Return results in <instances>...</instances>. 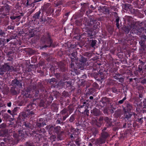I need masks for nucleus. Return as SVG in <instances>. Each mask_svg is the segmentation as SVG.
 Instances as JSON below:
<instances>
[{
	"label": "nucleus",
	"mask_w": 146,
	"mask_h": 146,
	"mask_svg": "<svg viewBox=\"0 0 146 146\" xmlns=\"http://www.w3.org/2000/svg\"><path fill=\"white\" fill-rule=\"evenodd\" d=\"M84 66L81 63H79L77 65V68L78 69H80V70H83Z\"/></svg>",
	"instance_id": "nucleus-40"
},
{
	"label": "nucleus",
	"mask_w": 146,
	"mask_h": 146,
	"mask_svg": "<svg viewBox=\"0 0 146 146\" xmlns=\"http://www.w3.org/2000/svg\"><path fill=\"white\" fill-rule=\"evenodd\" d=\"M26 92H27V94L29 95H30L31 94V92H32V90L31 88L30 87H28L26 90Z\"/></svg>",
	"instance_id": "nucleus-34"
},
{
	"label": "nucleus",
	"mask_w": 146,
	"mask_h": 146,
	"mask_svg": "<svg viewBox=\"0 0 146 146\" xmlns=\"http://www.w3.org/2000/svg\"><path fill=\"white\" fill-rule=\"evenodd\" d=\"M111 119H110L108 117H105L104 118V121L106 122L107 121H109Z\"/></svg>",
	"instance_id": "nucleus-63"
},
{
	"label": "nucleus",
	"mask_w": 146,
	"mask_h": 146,
	"mask_svg": "<svg viewBox=\"0 0 146 146\" xmlns=\"http://www.w3.org/2000/svg\"><path fill=\"white\" fill-rule=\"evenodd\" d=\"M41 40L44 43L46 44L42 46V48L51 47H54L55 46L53 40L51 38L50 35L48 32H47L42 37Z\"/></svg>",
	"instance_id": "nucleus-1"
},
{
	"label": "nucleus",
	"mask_w": 146,
	"mask_h": 146,
	"mask_svg": "<svg viewBox=\"0 0 146 146\" xmlns=\"http://www.w3.org/2000/svg\"><path fill=\"white\" fill-rule=\"evenodd\" d=\"M141 40L144 41L145 42L146 41V36L145 35H143L141 37Z\"/></svg>",
	"instance_id": "nucleus-60"
},
{
	"label": "nucleus",
	"mask_w": 146,
	"mask_h": 146,
	"mask_svg": "<svg viewBox=\"0 0 146 146\" xmlns=\"http://www.w3.org/2000/svg\"><path fill=\"white\" fill-rule=\"evenodd\" d=\"M56 138V136L54 135H52L50 138V139L53 141H55V139Z\"/></svg>",
	"instance_id": "nucleus-56"
},
{
	"label": "nucleus",
	"mask_w": 146,
	"mask_h": 146,
	"mask_svg": "<svg viewBox=\"0 0 146 146\" xmlns=\"http://www.w3.org/2000/svg\"><path fill=\"white\" fill-rule=\"evenodd\" d=\"M139 73L140 74H142L143 73L142 68L141 67L140 65L138 66L137 69L136 70V71L134 74H139Z\"/></svg>",
	"instance_id": "nucleus-22"
},
{
	"label": "nucleus",
	"mask_w": 146,
	"mask_h": 146,
	"mask_svg": "<svg viewBox=\"0 0 146 146\" xmlns=\"http://www.w3.org/2000/svg\"><path fill=\"white\" fill-rule=\"evenodd\" d=\"M62 96L66 97L68 96V92H66L65 91H64L62 93Z\"/></svg>",
	"instance_id": "nucleus-54"
},
{
	"label": "nucleus",
	"mask_w": 146,
	"mask_h": 146,
	"mask_svg": "<svg viewBox=\"0 0 146 146\" xmlns=\"http://www.w3.org/2000/svg\"><path fill=\"white\" fill-rule=\"evenodd\" d=\"M7 127L6 124L5 123H2L0 126V128L3 129Z\"/></svg>",
	"instance_id": "nucleus-48"
},
{
	"label": "nucleus",
	"mask_w": 146,
	"mask_h": 146,
	"mask_svg": "<svg viewBox=\"0 0 146 146\" xmlns=\"http://www.w3.org/2000/svg\"><path fill=\"white\" fill-rule=\"evenodd\" d=\"M67 111L68 110L64 108L60 111V114L62 115H64L65 114L68 113Z\"/></svg>",
	"instance_id": "nucleus-32"
},
{
	"label": "nucleus",
	"mask_w": 146,
	"mask_h": 146,
	"mask_svg": "<svg viewBox=\"0 0 146 146\" xmlns=\"http://www.w3.org/2000/svg\"><path fill=\"white\" fill-rule=\"evenodd\" d=\"M122 113L121 111V110L118 109L115 111V114L117 117L120 116Z\"/></svg>",
	"instance_id": "nucleus-33"
},
{
	"label": "nucleus",
	"mask_w": 146,
	"mask_h": 146,
	"mask_svg": "<svg viewBox=\"0 0 146 146\" xmlns=\"http://www.w3.org/2000/svg\"><path fill=\"white\" fill-rule=\"evenodd\" d=\"M99 23L97 22L94 20H90V21H87L84 23L85 28L90 31L96 30L98 28V25Z\"/></svg>",
	"instance_id": "nucleus-2"
},
{
	"label": "nucleus",
	"mask_w": 146,
	"mask_h": 146,
	"mask_svg": "<svg viewBox=\"0 0 146 146\" xmlns=\"http://www.w3.org/2000/svg\"><path fill=\"white\" fill-rule=\"evenodd\" d=\"M112 92L115 93H117L118 91L116 88H113L111 89Z\"/></svg>",
	"instance_id": "nucleus-55"
},
{
	"label": "nucleus",
	"mask_w": 146,
	"mask_h": 146,
	"mask_svg": "<svg viewBox=\"0 0 146 146\" xmlns=\"http://www.w3.org/2000/svg\"><path fill=\"white\" fill-rule=\"evenodd\" d=\"M131 27H126L124 28V31L125 33L128 34L131 30V29L133 27V29L132 30V32H134V29L137 28V26L135 25L134 23L131 24Z\"/></svg>",
	"instance_id": "nucleus-8"
},
{
	"label": "nucleus",
	"mask_w": 146,
	"mask_h": 146,
	"mask_svg": "<svg viewBox=\"0 0 146 146\" xmlns=\"http://www.w3.org/2000/svg\"><path fill=\"white\" fill-rule=\"evenodd\" d=\"M121 76V75L119 73L116 74L115 76H113V78L116 79L118 80L119 78V77Z\"/></svg>",
	"instance_id": "nucleus-46"
},
{
	"label": "nucleus",
	"mask_w": 146,
	"mask_h": 146,
	"mask_svg": "<svg viewBox=\"0 0 146 146\" xmlns=\"http://www.w3.org/2000/svg\"><path fill=\"white\" fill-rule=\"evenodd\" d=\"M87 108H86L84 110V112H82L83 113H84V114H86L87 116H88L89 114V110H88Z\"/></svg>",
	"instance_id": "nucleus-45"
},
{
	"label": "nucleus",
	"mask_w": 146,
	"mask_h": 146,
	"mask_svg": "<svg viewBox=\"0 0 146 146\" xmlns=\"http://www.w3.org/2000/svg\"><path fill=\"white\" fill-rule=\"evenodd\" d=\"M39 106L40 107L44 106V102L43 100H41L40 102Z\"/></svg>",
	"instance_id": "nucleus-51"
},
{
	"label": "nucleus",
	"mask_w": 146,
	"mask_h": 146,
	"mask_svg": "<svg viewBox=\"0 0 146 146\" xmlns=\"http://www.w3.org/2000/svg\"><path fill=\"white\" fill-rule=\"evenodd\" d=\"M41 13L40 11H39L35 13L32 18V21H37V19H38L39 18L40 15Z\"/></svg>",
	"instance_id": "nucleus-11"
},
{
	"label": "nucleus",
	"mask_w": 146,
	"mask_h": 146,
	"mask_svg": "<svg viewBox=\"0 0 146 146\" xmlns=\"http://www.w3.org/2000/svg\"><path fill=\"white\" fill-rule=\"evenodd\" d=\"M87 103H86V102H83L82 105H80L79 106V108H82L84 107L85 109H86V108H88V106H87Z\"/></svg>",
	"instance_id": "nucleus-30"
},
{
	"label": "nucleus",
	"mask_w": 146,
	"mask_h": 146,
	"mask_svg": "<svg viewBox=\"0 0 146 146\" xmlns=\"http://www.w3.org/2000/svg\"><path fill=\"white\" fill-rule=\"evenodd\" d=\"M75 119L74 115H72L70 117L69 119V121L70 122H72Z\"/></svg>",
	"instance_id": "nucleus-43"
},
{
	"label": "nucleus",
	"mask_w": 146,
	"mask_h": 146,
	"mask_svg": "<svg viewBox=\"0 0 146 146\" xmlns=\"http://www.w3.org/2000/svg\"><path fill=\"white\" fill-rule=\"evenodd\" d=\"M110 136V134L108 132H102L100 137L96 141L98 144H101L105 142L107 138Z\"/></svg>",
	"instance_id": "nucleus-3"
},
{
	"label": "nucleus",
	"mask_w": 146,
	"mask_h": 146,
	"mask_svg": "<svg viewBox=\"0 0 146 146\" xmlns=\"http://www.w3.org/2000/svg\"><path fill=\"white\" fill-rule=\"evenodd\" d=\"M13 136L16 139H17L18 140H19L18 133H17L15 132H14L13 133Z\"/></svg>",
	"instance_id": "nucleus-44"
},
{
	"label": "nucleus",
	"mask_w": 146,
	"mask_h": 146,
	"mask_svg": "<svg viewBox=\"0 0 146 146\" xmlns=\"http://www.w3.org/2000/svg\"><path fill=\"white\" fill-rule=\"evenodd\" d=\"M93 135L95 136L98 133V131L95 128L93 129H92Z\"/></svg>",
	"instance_id": "nucleus-41"
},
{
	"label": "nucleus",
	"mask_w": 146,
	"mask_h": 146,
	"mask_svg": "<svg viewBox=\"0 0 146 146\" xmlns=\"http://www.w3.org/2000/svg\"><path fill=\"white\" fill-rule=\"evenodd\" d=\"M80 141L81 140H80L78 138L76 139L75 140V143L78 146L81 144V143H80Z\"/></svg>",
	"instance_id": "nucleus-47"
},
{
	"label": "nucleus",
	"mask_w": 146,
	"mask_h": 146,
	"mask_svg": "<svg viewBox=\"0 0 146 146\" xmlns=\"http://www.w3.org/2000/svg\"><path fill=\"white\" fill-rule=\"evenodd\" d=\"M119 82H120L122 83L124 81V78L123 77H119L118 79Z\"/></svg>",
	"instance_id": "nucleus-53"
},
{
	"label": "nucleus",
	"mask_w": 146,
	"mask_h": 146,
	"mask_svg": "<svg viewBox=\"0 0 146 146\" xmlns=\"http://www.w3.org/2000/svg\"><path fill=\"white\" fill-rule=\"evenodd\" d=\"M64 85H66L67 87H71V83L70 81H66L63 83Z\"/></svg>",
	"instance_id": "nucleus-31"
},
{
	"label": "nucleus",
	"mask_w": 146,
	"mask_h": 146,
	"mask_svg": "<svg viewBox=\"0 0 146 146\" xmlns=\"http://www.w3.org/2000/svg\"><path fill=\"white\" fill-rule=\"evenodd\" d=\"M122 7L124 10L128 11L131 9L132 7L131 5L128 4H125L123 5Z\"/></svg>",
	"instance_id": "nucleus-20"
},
{
	"label": "nucleus",
	"mask_w": 146,
	"mask_h": 146,
	"mask_svg": "<svg viewBox=\"0 0 146 146\" xmlns=\"http://www.w3.org/2000/svg\"><path fill=\"white\" fill-rule=\"evenodd\" d=\"M18 134L19 140L23 139L25 134L23 133V131H19L18 132Z\"/></svg>",
	"instance_id": "nucleus-24"
},
{
	"label": "nucleus",
	"mask_w": 146,
	"mask_h": 146,
	"mask_svg": "<svg viewBox=\"0 0 146 146\" xmlns=\"http://www.w3.org/2000/svg\"><path fill=\"white\" fill-rule=\"evenodd\" d=\"M6 33L1 29H0V36L1 37H4L5 36Z\"/></svg>",
	"instance_id": "nucleus-36"
},
{
	"label": "nucleus",
	"mask_w": 146,
	"mask_h": 146,
	"mask_svg": "<svg viewBox=\"0 0 146 146\" xmlns=\"http://www.w3.org/2000/svg\"><path fill=\"white\" fill-rule=\"evenodd\" d=\"M9 63H5L0 68V74L3 75L4 74V72H12L13 70V67L9 65Z\"/></svg>",
	"instance_id": "nucleus-4"
},
{
	"label": "nucleus",
	"mask_w": 146,
	"mask_h": 146,
	"mask_svg": "<svg viewBox=\"0 0 146 146\" xmlns=\"http://www.w3.org/2000/svg\"><path fill=\"white\" fill-rule=\"evenodd\" d=\"M55 76L58 79L60 80V82H62V80L61 79L62 78V76L60 74V73H56L55 75Z\"/></svg>",
	"instance_id": "nucleus-29"
},
{
	"label": "nucleus",
	"mask_w": 146,
	"mask_h": 146,
	"mask_svg": "<svg viewBox=\"0 0 146 146\" xmlns=\"http://www.w3.org/2000/svg\"><path fill=\"white\" fill-rule=\"evenodd\" d=\"M91 112L92 115L94 116H99L100 114V110L96 108H95L91 110Z\"/></svg>",
	"instance_id": "nucleus-12"
},
{
	"label": "nucleus",
	"mask_w": 146,
	"mask_h": 146,
	"mask_svg": "<svg viewBox=\"0 0 146 146\" xmlns=\"http://www.w3.org/2000/svg\"><path fill=\"white\" fill-rule=\"evenodd\" d=\"M97 41L95 40H92L91 41L90 45L92 47H94Z\"/></svg>",
	"instance_id": "nucleus-35"
},
{
	"label": "nucleus",
	"mask_w": 146,
	"mask_h": 146,
	"mask_svg": "<svg viewBox=\"0 0 146 146\" xmlns=\"http://www.w3.org/2000/svg\"><path fill=\"white\" fill-rule=\"evenodd\" d=\"M56 123L57 124H61L63 125V122H61L60 120L58 119L56 121Z\"/></svg>",
	"instance_id": "nucleus-59"
},
{
	"label": "nucleus",
	"mask_w": 146,
	"mask_h": 146,
	"mask_svg": "<svg viewBox=\"0 0 146 146\" xmlns=\"http://www.w3.org/2000/svg\"><path fill=\"white\" fill-rule=\"evenodd\" d=\"M27 115V117H34L35 116V113L33 111H26Z\"/></svg>",
	"instance_id": "nucleus-23"
},
{
	"label": "nucleus",
	"mask_w": 146,
	"mask_h": 146,
	"mask_svg": "<svg viewBox=\"0 0 146 146\" xmlns=\"http://www.w3.org/2000/svg\"><path fill=\"white\" fill-rule=\"evenodd\" d=\"M56 16L59 15L60 14V11L59 10H56Z\"/></svg>",
	"instance_id": "nucleus-64"
},
{
	"label": "nucleus",
	"mask_w": 146,
	"mask_h": 146,
	"mask_svg": "<svg viewBox=\"0 0 146 146\" xmlns=\"http://www.w3.org/2000/svg\"><path fill=\"white\" fill-rule=\"evenodd\" d=\"M33 3H32V2H31L30 0H27L26 4L25 5L26 7H31L32 6H33Z\"/></svg>",
	"instance_id": "nucleus-28"
},
{
	"label": "nucleus",
	"mask_w": 146,
	"mask_h": 146,
	"mask_svg": "<svg viewBox=\"0 0 146 146\" xmlns=\"http://www.w3.org/2000/svg\"><path fill=\"white\" fill-rule=\"evenodd\" d=\"M14 26H13L12 25H9L7 27V29H12L13 30L14 29Z\"/></svg>",
	"instance_id": "nucleus-61"
},
{
	"label": "nucleus",
	"mask_w": 146,
	"mask_h": 146,
	"mask_svg": "<svg viewBox=\"0 0 146 146\" xmlns=\"http://www.w3.org/2000/svg\"><path fill=\"white\" fill-rule=\"evenodd\" d=\"M92 85L94 87L96 88H98L99 87L98 85L96 82L92 84Z\"/></svg>",
	"instance_id": "nucleus-58"
},
{
	"label": "nucleus",
	"mask_w": 146,
	"mask_h": 146,
	"mask_svg": "<svg viewBox=\"0 0 146 146\" xmlns=\"http://www.w3.org/2000/svg\"><path fill=\"white\" fill-rule=\"evenodd\" d=\"M87 7V6L86 4L84 3L82 7V9H83V11H85L86 10V9Z\"/></svg>",
	"instance_id": "nucleus-49"
},
{
	"label": "nucleus",
	"mask_w": 146,
	"mask_h": 146,
	"mask_svg": "<svg viewBox=\"0 0 146 146\" xmlns=\"http://www.w3.org/2000/svg\"><path fill=\"white\" fill-rule=\"evenodd\" d=\"M106 125L108 127H111L113 125L111 119L106 122Z\"/></svg>",
	"instance_id": "nucleus-37"
},
{
	"label": "nucleus",
	"mask_w": 146,
	"mask_h": 146,
	"mask_svg": "<svg viewBox=\"0 0 146 146\" xmlns=\"http://www.w3.org/2000/svg\"><path fill=\"white\" fill-rule=\"evenodd\" d=\"M33 108V107L32 104H30L26 107V110L27 111H29Z\"/></svg>",
	"instance_id": "nucleus-26"
},
{
	"label": "nucleus",
	"mask_w": 146,
	"mask_h": 146,
	"mask_svg": "<svg viewBox=\"0 0 146 146\" xmlns=\"http://www.w3.org/2000/svg\"><path fill=\"white\" fill-rule=\"evenodd\" d=\"M26 117H27L26 112H23L20 114L19 117L20 120H24Z\"/></svg>",
	"instance_id": "nucleus-18"
},
{
	"label": "nucleus",
	"mask_w": 146,
	"mask_h": 146,
	"mask_svg": "<svg viewBox=\"0 0 146 146\" xmlns=\"http://www.w3.org/2000/svg\"><path fill=\"white\" fill-rule=\"evenodd\" d=\"M58 66L62 72H65L67 70L66 68L65 67L64 64L63 63H60Z\"/></svg>",
	"instance_id": "nucleus-17"
},
{
	"label": "nucleus",
	"mask_w": 146,
	"mask_h": 146,
	"mask_svg": "<svg viewBox=\"0 0 146 146\" xmlns=\"http://www.w3.org/2000/svg\"><path fill=\"white\" fill-rule=\"evenodd\" d=\"M12 85L13 86H19L20 87H22V84L19 81L16 79H14L11 82Z\"/></svg>",
	"instance_id": "nucleus-10"
},
{
	"label": "nucleus",
	"mask_w": 146,
	"mask_h": 146,
	"mask_svg": "<svg viewBox=\"0 0 146 146\" xmlns=\"http://www.w3.org/2000/svg\"><path fill=\"white\" fill-rule=\"evenodd\" d=\"M44 124L45 125V124L43 122H42V123H38L36 124V125L37 127L40 128L42 126H43Z\"/></svg>",
	"instance_id": "nucleus-42"
},
{
	"label": "nucleus",
	"mask_w": 146,
	"mask_h": 146,
	"mask_svg": "<svg viewBox=\"0 0 146 146\" xmlns=\"http://www.w3.org/2000/svg\"><path fill=\"white\" fill-rule=\"evenodd\" d=\"M126 99V97H125L122 100H121L118 101V102H117V104L119 105L120 104H123L124 101H125Z\"/></svg>",
	"instance_id": "nucleus-38"
},
{
	"label": "nucleus",
	"mask_w": 146,
	"mask_h": 146,
	"mask_svg": "<svg viewBox=\"0 0 146 146\" xmlns=\"http://www.w3.org/2000/svg\"><path fill=\"white\" fill-rule=\"evenodd\" d=\"M48 127L49 128L50 130L53 131V132L56 134L62 131V130H61V127L59 126L54 127L52 125H49L48 126Z\"/></svg>",
	"instance_id": "nucleus-6"
},
{
	"label": "nucleus",
	"mask_w": 146,
	"mask_h": 146,
	"mask_svg": "<svg viewBox=\"0 0 146 146\" xmlns=\"http://www.w3.org/2000/svg\"><path fill=\"white\" fill-rule=\"evenodd\" d=\"M23 125L28 129H32L33 127L32 124L29 122H24Z\"/></svg>",
	"instance_id": "nucleus-21"
},
{
	"label": "nucleus",
	"mask_w": 146,
	"mask_h": 146,
	"mask_svg": "<svg viewBox=\"0 0 146 146\" xmlns=\"http://www.w3.org/2000/svg\"><path fill=\"white\" fill-rule=\"evenodd\" d=\"M38 88H37L36 86H34L33 87V90L35 91V93L36 96H37V95L39 93V91L38 90V88H43V87L42 84H38Z\"/></svg>",
	"instance_id": "nucleus-13"
},
{
	"label": "nucleus",
	"mask_w": 146,
	"mask_h": 146,
	"mask_svg": "<svg viewBox=\"0 0 146 146\" xmlns=\"http://www.w3.org/2000/svg\"><path fill=\"white\" fill-rule=\"evenodd\" d=\"M69 116V115H68V113H67L64 116H63V121H64L66 118H67Z\"/></svg>",
	"instance_id": "nucleus-62"
},
{
	"label": "nucleus",
	"mask_w": 146,
	"mask_h": 146,
	"mask_svg": "<svg viewBox=\"0 0 146 146\" xmlns=\"http://www.w3.org/2000/svg\"><path fill=\"white\" fill-rule=\"evenodd\" d=\"M10 92L13 95H15L17 94V92L14 88H12L11 89Z\"/></svg>",
	"instance_id": "nucleus-39"
},
{
	"label": "nucleus",
	"mask_w": 146,
	"mask_h": 146,
	"mask_svg": "<svg viewBox=\"0 0 146 146\" xmlns=\"http://www.w3.org/2000/svg\"><path fill=\"white\" fill-rule=\"evenodd\" d=\"M136 28L134 29V32H132L134 33H141L143 32H144V27H141L139 29H137Z\"/></svg>",
	"instance_id": "nucleus-19"
},
{
	"label": "nucleus",
	"mask_w": 146,
	"mask_h": 146,
	"mask_svg": "<svg viewBox=\"0 0 146 146\" xmlns=\"http://www.w3.org/2000/svg\"><path fill=\"white\" fill-rule=\"evenodd\" d=\"M139 44L140 46L139 49L142 52L145 51L146 48V45L145 44V42L142 40H140L139 42Z\"/></svg>",
	"instance_id": "nucleus-9"
},
{
	"label": "nucleus",
	"mask_w": 146,
	"mask_h": 146,
	"mask_svg": "<svg viewBox=\"0 0 146 146\" xmlns=\"http://www.w3.org/2000/svg\"><path fill=\"white\" fill-rule=\"evenodd\" d=\"M110 103V100L106 97L102 98L98 104L99 106L101 107L106 106Z\"/></svg>",
	"instance_id": "nucleus-5"
},
{
	"label": "nucleus",
	"mask_w": 146,
	"mask_h": 146,
	"mask_svg": "<svg viewBox=\"0 0 146 146\" xmlns=\"http://www.w3.org/2000/svg\"><path fill=\"white\" fill-rule=\"evenodd\" d=\"M64 131L62 130V131L57 134V138L58 141L62 140L64 138L63 135L64 134Z\"/></svg>",
	"instance_id": "nucleus-15"
},
{
	"label": "nucleus",
	"mask_w": 146,
	"mask_h": 146,
	"mask_svg": "<svg viewBox=\"0 0 146 146\" xmlns=\"http://www.w3.org/2000/svg\"><path fill=\"white\" fill-rule=\"evenodd\" d=\"M125 107H123V111L130 112L133 109L132 105L130 103L127 102L125 104Z\"/></svg>",
	"instance_id": "nucleus-7"
},
{
	"label": "nucleus",
	"mask_w": 146,
	"mask_h": 146,
	"mask_svg": "<svg viewBox=\"0 0 146 146\" xmlns=\"http://www.w3.org/2000/svg\"><path fill=\"white\" fill-rule=\"evenodd\" d=\"M112 15H113L114 16V17L115 18H117V17H119L118 16V13L116 12H113L112 13Z\"/></svg>",
	"instance_id": "nucleus-52"
},
{
	"label": "nucleus",
	"mask_w": 146,
	"mask_h": 146,
	"mask_svg": "<svg viewBox=\"0 0 146 146\" xmlns=\"http://www.w3.org/2000/svg\"><path fill=\"white\" fill-rule=\"evenodd\" d=\"M4 9L5 11L6 12H8L10 10V8L9 7V5H7L6 6H5L4 7Z\"/></svg>",
	"instance_id": "nucleus-50"
},
{
	"label": "nucleus",
	"mask_w": 146,
	"mask_h": 146,
	"mask_svg": "<svg viewBox=\"0 0 146 146\" xmlns=\"http://www.w3.org/2000/svg\"><path fill=\"white\" fill-rule=\"evenodd\" d=\"M85 55L88 57L90 58L92 56V54L91 53L86 52L85 53Z\"/></svg>",
	"instance_id": "nucleus-57"
},
{
	"label": "nucleus",
	"mask_w": 146,
	"mask_h": 146,
	"mask_svg": "<svg viewBox=\"0 0 146 146\" xmlns=\"http://www.w3.org/2000/svg\"><path fill=\"white\" fill-rule=\"evenodd\" d=\"M129 112L124 111L123 115L124 118L126 119L127 120H129L132 116V114Z\"/></svg>",
	"instance_id": "nucleus-14"
},
{
	"label": "nucleus",
	"mask_w": 146,
	"mask_h": 146,
	"mask_svg": "<svg viewBox=\"0 0 146 146\" xmlns=\"http://www.w3.org/2000/svg\"><path fill=\"white\" fill-rule=\"evenodd\" d=\"M47 82L51 84H53L55 82H56V80L55 78H52L48 80Z\"/></svg>",
	"instance_id": "nucleus-27"
},
{
	"label": "nucleus",
	"mask_w": 146,
	"mask_h": 146,
	"mask_svg": "<svg viewBox=\"0 0 146 146\" xmlns=\"http://www.w3.org/2000/svg\"><path fill=\"white\" fill-rule=\"evenodd\" d=\"M25 145L26 146H35V143L30 141H29L26 142Z\"/></svg>",
	"instance_id": "nucleus-25"
},
{
	"label": "nucleus",
	"mask_w": 146,
	"mask_h": 146,
	"mask_svg": "<svg viewBox=\"0 0 146 146\" xmlns=\"http://www.w3.org/2000/svg\"><path fill=\"white\" fill-rule=\"evenodd\" d=\"M80 61L81 63L83 64V65L88 66L89 65L88 62H87V58H85L82 57Z\"/></svg>",
	"instance_id": "nucleus-16"
}]
</instances>
